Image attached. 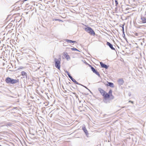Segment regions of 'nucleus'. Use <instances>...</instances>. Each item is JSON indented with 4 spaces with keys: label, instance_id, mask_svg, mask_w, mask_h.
Returning a JSON list of instances; mask_svg holds the SVG:
<instances>
[{
    "label": "nucleus",
    "instance_id": "21",
    "mask_svg": "<svg viewBox=\"0 0 146 146\" xmlns=\"http://www.w3.org/2000/svg\"><path fill=\"white\" fill-rule=\"evenodd\" d=\"M129 102H131L130 101H129ZM131 103H133V102H131Z\"/></svg>",
    "mask_w": 146,
    "mask_h": 146
},
{
    "label": "nucleus",
    "instance_id": "23",
    "mask_svg": "<svg viewBox=\"0 0 146 146\" xmlns=\"http://www.w3.org/2000/svg\"><path fill=\"white\" fill-rule=\"evenodd\" d=\"M123 30H124V28H123Z\"/></svg>",
    "mask_w": 146,
    "mask_h": 146
},
{
    "label": "nucleus",
    "instance_id": "6",
    "mask_svg": "<svg viewBox=\"0 0 146 146\" xmlns=\"http://www.w3.org/2000/svg\"><path fill=\"white\" fill-rule=\"evenodd\" d=\"M89 66L91 67V69H92V71L93 72L95 73L98 76H100V74L91 65H89Z\"/></svg>",
    "mask_w": 146,
    "mask_h": 146
},
{
    "label": "nucleus",
    "instance_id": "3",
    "mask_svg": "<svg viewBox=\"0 0 146 146\" xmlns=\"http://www.w3.org/2000/svg\"><path fill=\"white\" fill-rule=\"evenodd\" d=\"M84 30L91 35H95V34L94 31L91 27H87L84 28Z\"/></svg>",
    "mask_w": 146,
    "mask_h": 146
},
{
    "label": "nucleus",
    "instance_id": "11",
    "mask_svg": "<svg viewBox=\"0 0 146 146\" xmlns=\"http://www.w3.org/2000/svg\"><path fill=\"white\" fill-rule=\"evenodd\" d=\"M21 74L22 76L27 77V74L24 71H22L21 72Z\"/></svg>",
    "mask_w": 146,
    "mask_h": 146
},
{
    "label": "nucleus",
    "instance_id": "8",
    "mask_svg": "<svg viewBox=\"0 0 146 146\" xmlns=\"http://www.w3.org/2000/svg\"><path fill=\"white\" fill-rule=\"evenodd\" d=\"M119 85H121L123 84L124 81L122 78L119 79L117 81Z\"/></svg>",
    "mask_w": 146,
    "mask_h": 146
},
{
    "label": "nucleus",
    "instance_id": "1",
    "mask_svg": "<svg viewBox=\"0 0 146 146\" xmlns=\"http://www.w3.org/2000/svg\"><path fill=\"white\" fill-rule=\"evenodd\" d=\"M98 90L105 100L108 99L110 98L113 97L112 94V91L111 90H110L108 93L101 88H99Z\"/></svg>",
    "mask_w": 146,
    "mask_h": 146
},
{
    "label": "nucleus",
    "instance_id": "14",
    "mask_svg": "<svg viewBox=\"0 0 146 146\" xmlns=\"http://www.w3.org/2000/svg\"><path fill=\"white\" fill-rule=\"evenodd\" d=\"M65 40L67 42H68L74 43H75L76 42L75 41H72V40H67V39L66 40Z\"/></svg>",
    "mask_w": 146,
    "mask_h": 146
},
{
    "label": "nucleus",
    "instance_id": "10",
    "mask_svg": "<svg viewBox=\"0 0 146 146\" xmlns=\"http://www.w3.org/2000/svg\"><path fill=\"white\" fill-rule=\"evenodd\" d=\"M108 84H106V85L107 86H110L111 87H113V84L112 83L108 82Z\"/></svg>",
    "mask_w": 146,
    "mask_h": 146
},
{
    "label": "nucleus",
    "instance_id": "15",
    "mask_svg": "<svg viewBox=\"0 0 146 146\" xmlns=\"http://www.w3.org/2000/svg\"><path fill=\"white\" fill-rule=\"evenodd\" d=\"M101 66L103 68H107L108 66H107L106 64H101Z\"/></svg>",
    "mask_w": 146,
    "mask_h": 146
},
{
    "label": "nucleus",
    "instance_id": "4",
    "mask_svg": "<svg viewBox=\"0 0 146 146\" xmlns=\"http://www.w3.org/2000/svg\"><path fill=\"white\" fill-rule=\"evenodd\" d=\"M63 55L64 58H66L67 60L70 59V57L67 52H64L63 53Z\"/></svg>",
    "mask_w": 146,
    "mask_h": 146
},
{
    "label": "nucleus",
    "instance_id": "16",
    "mask_svg": "<svg viewBox=\"0 0 146 146\" xmlns=\"http://www.w3.org/2000/svg\"><path fill=\"white\" fill-rule=\"evenodd\" d=\"M55 66L58 69H60V64H55Z\"/></svg>",
    "mask_w": 146,
    "mask_h": 146
},
{
    "label": "nucleus",
    "instance_id": "5",
    "mask_svg": "<svg viewBox=\"0 0 146 146\" xmlns=\"http://www.w3.org/2000/svg\"><path fill=\"white\" fill-rule=\"evenodd\" d=\"M61 60L60 56H59L58 57L55 59V64H60Z\"/></svg>",
    "mask_w": 146,
    "mask_h": 146
},
{
    "label": "nucleus",
    "instance_id": "12",
    "mask_svg": "<svg viewBox=\"0 0 146 146\" xmlns=\"http://www.w3.org/2000/svg\"><path fill=\"white\" fill-rule=\"evenodd\" d=\"M141 19L142 20V22L143 23H146V18L145 17H142L141 18Z\"/></svg>",
    "mask_w": 146,
    "mask_h": 146
},
{
    "label": "nucleus",
    "instance_id": "17",
    "mask_svg": "<svg viewBox=\"0 0 146 146\" xmlns=\"http://www.w3.org/2000/svg\"><path fill=\"white\" fill-rule=\"evenodd\" d=\"M71 49L72 50L78 51V50L76 48H71Z\"/></svg>",
    "mask_w": 146,
    "mask_h": 146
},
{
    "label": "nucleus",
    "instance_id": "2",
    "mask_svg": "<svg viewBox=\"0 0 146 146\" xmlns=\"http://www.w3.org/2000/svg\"><path fill=\"white\" fill-rule=\"evenodd\" d=\"M7 84H14L19 82L18 79L15 80L9 77L7 78L5 80Z\"/></svg>",
    "mask_w": 146,
    "mask_h": 146
},
{
    "label": "nucleus",
    "instance_id": "9",
    "mask_svg": "<svg viewBox=\"0 0 146 146\" xmlns=\"http://www.w3.org/2000/svg\"><path fill=\"white\" fill-rule=\"evenodd\" d=\"M107 44L110 47V48H111L113 50H115V48H113V46L110 43L108 42H107Z\"/></svg>",
    "mask_w": 146,
    "mask_h": 146
},
{
    "label": "nucleus",
    "instance_id": "19",
    "mask_svg": "<svg viewBox=\"0 0 146 146\" xmlns=\"http://www.w3.org/2000/svg\"><path fill=\"white\" fill-rule=\"evenodd\" d=\"M55 21H58V20H59L58 19H55Z\"/></svg>",
    "mask_w": 146,
    "mask_h": 146
},
{
    "label": "nucleus",
    "instance_id": "22",
    "mask_svg": "<svg viewBox=\"0 0 146 146\" xmlns=\"http://www.w3.org/2000/svg\"><path fill=\"white\" fill-rule=\"evenodd\" d=\"M100 64H103L102 63V62H100Z\"/></svg>",
    "mask_w": 146,
    "mask_h": 146
},
{
    "label": "nucleus",
    "instance_id": "7",
    "mask_svg": "<svg viewBox=\"0 0 146 146\" xmlns=\"http://www.w3.org/2000/svg\"><path fill=\"white\" fill-rule=\"evenodd\" d=\"M65 72L67 73L68 75V76H69V78L73 82H75V83H77V82L76 81V80L75 79H74L73 78H72V77L70 75V74L67 71H66Z\"/></svg>",
    "mask_w": 146,
    "mask_h": 146
},
{
    "label": "nucleus",
    "instance_id": "20",
    "mask_svg": "<svg viewBox=\"0 0 146 146\" xmlns=\"http://www.w3.org/2000/svg\"><path fill=\"white\" fill-rule=\"evenodd\" d=\"M23 68V67H21V68H20V69H22V68Z\"/></svg>",
    "mask_w": 146,
    "mask_h": 146
},
{
    "label": "nucleus",
    "instance_id": "18",
    "mask_svg": "<svg viewBox=\"0 0 146 146\" xmlns=\"http://www.w3.org/2000/svg\"><path fill=\"white\" fill-rule=\"evenodd\" d=\"M115 2L116 5H117L118 4L117 1V0H115Z\"/></svg>",
    "mask_w": 146,
    "mask_h": 146
},
{
    "label": "nucleus",
    "instance_id": "13",
    "mask_svg": "<svg viewBox=\"0 0 146 146\" xmlns=\"http://www.w3.org/2000/svg\"><path fill=\"white\" fill-rule=\"evenodd\" d=\"M82 129L86 133V134H88V131L85 127H84L82 128Z\"/></svg>",
    "mask_w": 146,
    "mask_h": 146
}]
</instances>
